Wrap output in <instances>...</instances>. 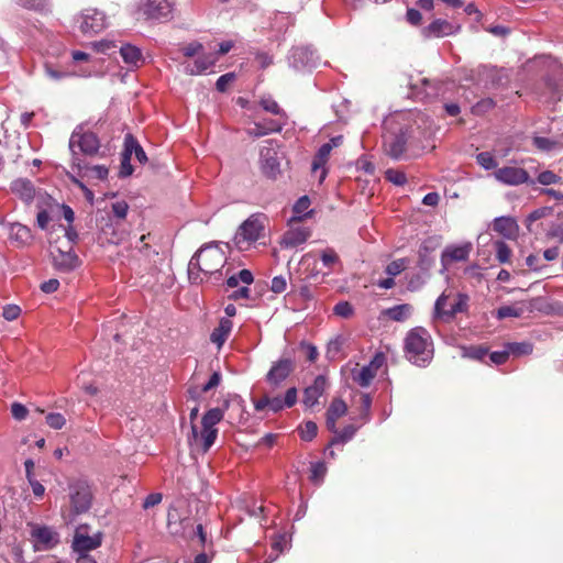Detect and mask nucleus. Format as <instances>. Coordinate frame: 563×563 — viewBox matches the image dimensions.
Segmentation results:
<instances>
[{
	"label": "nucleus",
	"instance_id": "obj_39",
	"mask_svg": "<svg viewBox=\"0 0 563 563\" xmlns=\"http://www.w3.org/2000/svg\"><path fill=\"white\" fill-rule=\"evenodd\" d=\"M507 349L510 354L516 356L529 355L533 351V346L529 342H516L507 344Z\"/></svg>",
	"mask_w": 563,
	"mask_h": 563
},
{
	"label": "nucleus",
	"instance_id": "obj_58",
	"mask_svg": "<svg viewBox=\"0 0 563 563\" xmlns=\"http://www.w3.org/2000/svg\"><path fill=\"white\" fill-rule=\"evenodd\" d=\"M547 236L549 239L555 240L559 243L563 242V225L553 224L547 232Z\"/></svg>",
	"mask_w": 563,
	"mask_h": 563
},
{
	"label": "nucleus",
	"instance_id": "obj_62",
	"mask_svg": "<svg viewBox=\"0 0 563 563\" xmlns=\"http://www.w3.org/2000/svg\"><path fill=\"white\" fill-rule=\"evenodd\" d=\"M533 144L539 150H542V151H551L555 146V143L553 141H551L550 139H547V137H542V136L534 137Z\"/></svg>",
	"mask_w": 563,
	"mask_h": 563
},
{
	"label": "nucleus",
	"instance_id": "obj_55",
	"mask_svg": "<svg viewBox=\"0 0 563 563\" xmlns=\"http://www.w3.org/2000/svg\"><path fill=\"white\" fill-rule=\"evenodd\" d=\"M48 0H19V4L27 10L40 11L47 5Z\"/></svg>",
	"mask_w": 563,
	"mask_h": 563
},
{
	"label": "nucleus",
	"instance_id": "obj_15",
	"mask_svg": "<svg viewBox=\"0 0 563 563\" xmlns=\"http://www.w3.org/2000/svg\"><path fill=\"white\" fill-rule=\"evenodd\" d=\"M260 163L262 173L272 179H275L280 173V163L277 156V150L272 142L263 146L260 153Z\"/></svg>",
	"mask_w": 563,
	"mask_h": 563
},
{
	"label": "nucleus",
	"instance_id": "obj_27",
	"mask_svg": "<svg viewBox=\"0 0 563 563\" xmlns=\"http://www.w3.org/2000/svg\"><path fill=\"white\" fill-rule=\"evenodd\" d=\"M413 311L409 303H401L383 310L382 314L393 321L404 322L408 320Z\"/></svg>",
	"mask_w": 563,
	"mask_h": 563
},
{
	"label": "nucleus",
	"instance_id": "obj_37",
	"mask_svg": "<svg viewBox=\"0 0 563 563\" xmlns=\"http://www.w3.org/2000/svg\"><path fill=\"white\" fill-rule=\"evenodd\" d=\"M552 208L542 207L532 211L526 219V227L529 232H534L533 223L542 218L550 216Z\"/></svg>",
	"mask_w": 563,
	"mask_h": 563
},
{
	"label": "nucleus",
	"instance_id": "obj_42",
	"mask_svg": "<svg viewBox=\"0 0 563 563\" xmlns=\"http://www.w3.org/2000/svg\"><path fill=\"white\" fill-rule=\"evenodd\" d=\"M372 398L368 394L361 395L360 419L366 423L371 419Z\"/></svg>",
	"mask_w": 563,
	"mask_h": 563
},
{
	"label": "nucleus",
	"instance_id": "obj_6",
	"mask_svg": "<svg viewBox=\"0 0 563 563\" xmlns=\"http://www.w3.org/2000/svg\"><path fill=\"white\" fill-rule=\"evenodd\" d=\"M266 218L263 214L255 213L249 217L236 231L233 242L240 250H245V245L256 242L264 232Z\"/></svg>",
	"mask_w": 563,
	"mask_h": 563
},
{
	"label": "nucleus",
	"instance_id": "obj_61",
	"mask_svg": "<svg viewBox=\"0 0 563 563\" xmlns=\"http://www.w3.org/2000/svg\"><path fill=\"white\" fill-rule=\"evenodd\" d=\"M327 467L323 463H316L311 467V479L314 482H319L325 475Z\"/></svg>",
	"mask_w": 563,
	"mask_h": 563
},
{
	"label": "nucleus",
	"instance_id": "obj_21",
	"mask_svg": "<svg viewBox=\"0 0 563 563\" xmlns=\"http://www.w3.org/2000/svg\"><path fill=\"white\" fill-rule=\"evenodd\" d=\"M294 371V361L291 358H280L274 363L267 373V382L271 385H279Z\"/></svg>",
	"mask_w": 563,
	"mask_h": 563
},
{
	"label": "nucleus",
	"instance_id": "obj_8",
	"mask_svg": "<svg viewBox=\"0 0 563 563\" xmlns=\"http://www.w3.org/2000/svg\"><path fill=\"white\" fill-rule=\"evenodd\" d=\"M102 539L103 536L100 531L89 534L88 527L80 526L75 531L71 547L77 556H90L88 553L98 549Z\"/></svg>",
	"mask_w": 563,
	"mask_h": 563
},
{
	"label": "nucleus",
	"instance_id": "obj_52",
	"mask_svg": "<svg viewBox=\"0 0 563 563\" xmlns=\"http://www.w3.org/2000/svg\"><path fill=\"white\" fill-rule=\"evenodd\" d=\"M111 210L115 218L122 220L125 219L128 214L129 205L124 200H118L111 205Z\"/></svg>",
	"mask_w": 563,
	"mask_h": 563
},
{
	"label": "nucleus",
	"instance_id": "obj_48",
	"mask_svg": "<svg viewBox=\"0 0 563 563\" xmlns=\"http://www.w3.org/2000/svg\"><path fill=\"white\" fill-rule=\"evenodd\" d=\"M537 181L543 186H550L559 184L561 181V177L552 170H543L538 175Z\"/></svg>",
	"mask_w": 563,
	"mask_h": 563
},
{
	"label": "nucleus",
	"instance_id": "obj_7",
	"mask_svg": "<svg viewBox=\"0 0 563 563\" xmlns=\"http://www.w3.org/2000/svg\"><path fill=\"white\" fill-rule=\"evenodd\" d=\"M133 7L136 13L153 20H167L173 12L169 0H135Z\"/></svg>",
	"mask_w": 563,
	"mask_h": 563
},
{
	"label": "nucleus",
	"instance_id": "obj_14",
	"mask_svg": "<svg viewBox=\"0 0 563 563\" xmlns=\"http://www.w3.org/2000/svg\"><path fill=\"white\" fill-rule=\"evenodd\" d=\"M494 178L507 186H519L522 184H533L530 180L529 174L526 169L517 166H503L493 173Z\"/></svg>",
	"mask_w": 563,
	"mask_h": 563
},
{
	"label": "nucleus",
	"instance_id": "obj_20",
	"mask_svg": "<svg viewBox=\"0 0 563 563\" xmlns=\"http://www.w3.org/2000/svg\"><path fill=\"white\" fill-rule=\"evenodd\" d=\"M288 59L289 64L296 69L312 68L317 65L314 52L309 47H297L291 49Z\"/></svg>",
	"mask_w": 563,
	"mask_h": 563
},
{
	"label": "nucleus",
	"instance_id": "obj_32",
	"mask_svg": "<svg viewBox=\"0 0 563 563\" xmlns=\"http://www.w3.org/2000/svg\"><path fill=\"white\" fill-rule=\"evenodd\" d=\"M285 121H271V125H263L262 123H254L253 128L247 129V134L254 137H260L274 132H280Z\"/></svg>",
	"mask_w": 563,
	"mask_h": 563
},
{
	"label": "nucleus",
	"instance_id": "obj_5",
	"mask_svg": "<svg viewBox=\"0 0 563 563\" xmlns=\"http://www.w3.org/2000/svg\"><path fill=\"white\" fill-rule=\"evenodd\" d=\"M100 142L95 133L84 130L82 126L75 129L69 139L73 167L81 169L82 159L78 156L79 152L91 156L98 152Z\"/></svg>",
	"mask_w": 563,
	"mask_h": 563
},
{
	"label": "nucleus",
	"instance_id": "obj_56",
	"mask_svg": "<svg viewBox=\"0 0 563 563\" xmlns=\"http://www.w3.org/2000/svg\"><path fill=\"white\" fill-rule=\"evenodd\" d=\"M128 146H134V154H135V157L136 159L140 162V163H144L146 162V154L144 152V150L140 146V144L136 142V140L128 134Z\"/></svg>",
	"mask_w": 563,
	"mask_h": 563
},
{
	"label": "nucleus",
	"instance_id": "obj_12",
	"mask_svg": "<svg viewBox=\"0 0 563 563\" xmlns=\"http://www.w3.org/2000/svg\"><path fill=\"white\" fill-rule=\"evenodd\" d=\"M342 140H343V137L341 135L332 137L330 140V142L321 145L318 153L316 154V156L312 161L311 170H312V174L316 177H318V181L320 184L327 177L325 164L328 162L329 155L334 147H338L339 145H341Z\"/></svg>",
	"mask_w": 563,
	"mask_h": 563
},
{
	"label": "nucleus",
	"instance_id": "obj_1",
	"mask_svg": "<svg viewBox=\"0 0 563 563\" xmlns=\"http://www.w3.org/2000/svg\"><path fill=\"white\" fill-rule=\"evenodd\" d=\"M227 257L219 243H210L200 247L191 257L188 265V276L192 283L199 284L203 276L219 272L225 264Z\"/></svg>",
	"mask_w": 563,
	"mask_h": 563
},
{
	"label": "nucleus",
	"instance_id": "obj_33",
	"mask_svg": "<svg viewBox=\"0 0 563 563\" xmlns=\"http://www.w3.org/2000/svg\"><path fill=\"white\" fill-rule=\"evenodd\" d=\"M10 238L20 245H26L33 240L31 230L21 223L11 224Z\"/></svg>",
	"mask_w": 563,
	"mask_h": 563
},
{
	"label": "nucleus",
	"instance_id": "obj_53",
	"mask_svg": "<svg viewBox=\"0 0 563 563\" xmlns=\"http://www.w3.org/2000/svg\"><path fill=\"white\" fill-rule=\"evenodd\" d=\"M333 311L339 317L349 318L353 314V307L347 301H340L334 306Z\"/></svg>",
	"mask_w": 563,
	"mask_h": 563
},
{
	"label": "nucleus",
	"instance_id": "obj_3",
	"mask_svg": "<svg viewBox=\"0 0 563 563\" xmlns=\"http://www.w3.org/2000/svg\"><path fill=\"white\" fill-rule=\"evenodd\" d=\"M433 352L431 335L424 328L417 327L407 333L405 354L410 363L419 367H426L433 358Z\"/></svg>",
	"mask_w": 563,
	"mask_h": 563
},
{
	"label": "nucleus",
	"instance_id": "obj_38",
	"mask_svg": "<svg viewBox=\"0 0 563 563\" xmlns=\"http://www.w3.org/2000/svg\"><path fill=\"white\" fill-rule=\"evenodd\" d=\"M43 68L45 76L53 81H59L71 76V73L59 70L48 62L44 63Z\"/></svg>",
	"mask_w": 563,
	"mask_h": 563
},
{
	"label": "nucleus",
	"instance_id": "obj_54",
	"mask_svg": "<svg viewBox=\"0 0 563 563\" xmlns=\"http://www.w3.org/2000/svg\"><path fill=\"white\" fill-rule=\"evenodd\" d=\"M422 82V89L416 92L417 98H427V97H433L437 95L434 85L429 81L428 79L423 78L421 79Z\"/></svg>",
	"mask_w": 563,
	"mask_h": 563
},
{
	"label": "nucleus",
	"instance_id": "obj_24",
	"mask_svg": "<svg viewBox=\"0 0 563 563\" xmlns=\"http://www.w3.org/2000/svg\"><path fill=\"white\" fill-rule=\"evenodd\" d=\"M233 329V322L229 318H221L218 327L210 334V341L220 350L229 339Z\"/></svg>",
	"mask_w": 563,
	"mask_h": 563
},
{
	"label": "nucleus",
	"instance_id": "obj_35",
	"mask_svg": "<svg viewBox=\"0 0 563 563\" xmlns=\"http://www.w3.org/2000/svg\"><path fill=\"white\" fill-rule=\"evenodd\" d=\"M260 104L265 111L278 115V120L286 122V113L271 96H262Z\"/></svg>",
	"mask_w": 563,
	"mask_h": 563
},
{
	"label": "nucleus",
	"instance_id": "obj_23",
	"mask_svg": "<svg viewBox=\"0 0 563 563\" xmlns=\"http://www.w3.org/2000/svg\"><path fill=\"white\" fill-rule=\"evenodd\" d=\"M328 382L323 375L314 378L312 385L308 386L303 391V404L306 407H312L324 393Z\"/></svg>",
	"mask_w": 563,
	"mask_h": 563
},
{
	"label": "nucleus",
	"instance_id": "obj_25",
	"mask_svg": "<svg viewBox=\"0 0 563 563\" xmlns=\"http://www.w3.org/2000/svg\"><path fill=\"white\" fill-rule=\"evenodd\" d=\"M347 412L346 404L339 398L333 399L327 411V427L331 432H336V421Z\"/></svg>",
	"mask_w": 563,
	"mask_h": 563
},
{
	"label": "nucleus",
	"instance_id": "obj_47",
	"mask_svg": "<svg viewBox=\"0 0 563 563\" xmlns=\"http://www.w3.org/2000/svg\"><path fill=\"white\" fill-rule=\"evenodd\" d=\"M300 437L305 441H311L318 432V427L313 421H307L299 429Z\"/></svg>",
	"mask_w": 563,
	"mask_h": 563
},
{
	"label": "nucleus",
	"instance_id": "obj_36",
	"mask_svg": "<svg viewBox=\"0 0 563 563\" xmlns=\"http://www.w3.org/2000/svg\"><path fill=\"white\" fill-rule=\"evenodd\" d=\"M358 427H355L354 424H349L343 428V430L339 431L336 429V432L334 433V438L331 440V445H335L338 443H345L350 441L354 434L356 433Z\"/></svg>",
	"mask_w": 563,
	"mask_h": 563
},
{
	"label": "nucleus",
	"instance_id": "obj_31",
	"mask_svg": "<svg viewBox=\"0 0 563 563\" xmlns=\"http://www.w3.org/2000/svg\"><path fill=\"white\" fill-rule=\"evenodd\" d=\"M286 406L284 404V399L280 396L276 397H263L254 400V408L257 411H262L264 409H269L273 412H278L284 409Z\"/></svg>",
	"mask_w": 563,
	"mask_h": 563
},
{
	"label": "nucleus",
	"instance_id": "obj_64",
	"mask_svg": "<svg viewBox=\"0 0 563 563\" xmlns=\"http://www.w3.org/2000/svg\"><path fill=\"white\" fill-rule=\"evenodd\" d=\"M234 79V74H225V75H222L218 78L217 80V89L219 91H225L227 87L233 81Z\"/></svg>",
	"mask_w": 563,
	"mask_h": 563
},
{
	"label": "nucleus",
	"instance_id": "obj_46",
	"mask_svg": "<svg viewBox=\"0 0 563 563\" xmlns=\"http://www.w3.org/2000/svg\"><path fill=\"white\" fill-rule=\"evenodd\" d=\"M409 264V261L407 258H399V260H396L394 262H391L390 264L387 265L386 267V273L389 275V276H397L399 275L402 271L406 269V267L408 266Z\"/></svg>",
	"mask_w": 563,
	"mask_h": 563
},
{
	"label": "nucleus",
	"instance_id": "obj_45",
	"mask_svg": "<svg viewBox=\"0 0 563 563\" xmlns=\"http://www.w3.org/2000/svg\"><path fill=\"white\" fill-rule=\"evenodd\" d=\"M476 162L486 170L495 169L497 167V162L493 154L489 152H482L477 154Z\"/></svg>",
	"mask_w": 563,
	"mask_h": 563
},
{
	"label": "nucleus",
	"instance_id": "obj_28",
	"mask_svg": "<svg viewBox=\"0 0 563 563\" xmlns=\"http://www.w3.org/2000/svg\"><path fill=\"white\" fill-rule=\"evenodd\" d=\"M120 54L125 64L131 67H139L143 64V56L140 48L131 44L120 46Z\"/></svg>",
	"mask_w": 563,
	"mask_h": 563
},
{
	"label": "nucleus",
	"instance_id": "obj_51",
	"mask_svg": "<svg viewBox=\"0 0 563 563\" xmlns=\"http://www.w3.org/2000/svg\"><path fill=\"white\" fill-rule=\"evenodd\" d=\"M385 176H386V179L389 180L390 183L397 185V186H401L406 183V175L404 172L399 170V169H387L385 172Z\"/></svg>",
	"mask_w": 563,
	"mask_h": 563
},
{
	"label": "nucleus",
	"instance_id": "obj_9",
	"mask_svg": "<svg viewBox=\"0 0 563 563\" xmlns=\"http://www.w3.org/2000/svg\"><path fill=\"white\" fill-rule=\"evenodd\" d=\"M467 297L459 295L454 297L452 301L450 296L442 294L435 301L434 305V318L435 319H450L456 313L462 312L466 309Z\"/></svg>",
	"mask_w": 563,
	"mask_h": 563
},
{
	"label": "nucleus",
	"instance_id": "obj_29",
	"mask_svg": "<svg viewBox=\"0 0 563 563\" xmlns=\"http://www.w3.org/2000/svg\"><path fill=\"white\" fill-rule=\"evenodd\" d=\"M217 62V57L213 54L199 56L194 65H185V73L188 75H199L210 68Z\"/></svg>",
	"mask_w": 563,
	"mask_h": 563
},
{
	"label": "nucleus",
	"instance_id": "obj_60",
	"mask_svg": "<svg viewBox=\"0 0 563 563\" xmlns=\"http://www.w3.org/2000/svg\"><path fill=\"white\" fill-rule=\"evenodd\" d=\"M287 282L283 276H276L272 279L271 289L273 292L280 294L286 290Z\"/></svg>",
	"mask_w": 563,
	"mask_h": 563
},
{
	"label": "nucleus",
	"instance_id": "obj_13",
	"mask_svg": "<svg viewBox=\"0 0 563 563\" xmlns=\"http://www.w3.org/2000/svg\"><path fill=\"white\" fill-rule=\"evenodd\" d=\"M69 497L75 515L86 512L91 506V490L84 482H77L69 486Z\"/></svg>",
	"mask_w": 563,
	"mask_h": 563
},
{
	"label": "nucleus",
	"instance_id": "obj_18",
	"mask_svg": "<svg viewBox=\"0 0 563 563\" xmlns=\"http://www.w3.org/2000/svg\"><path fill=\"white\" fill-rule=\"evenodd\" d=\"M385 356L382 353L376 354L369 364L363 366L358 371L353 372V379L362 387H367L373 378L376 376L377 371L383 366Z\"/></svg>",
	"mask_w": 563,
	"mask_h": 563
},
{
	"label": "nucleus",
	"instance_id": "obj_41",
	"mask_svg": "<svg viewBox=\"0 0 563 563\" xmlns=\"http://www.w3.org/2000/svg\"><path fill=\"white\" fill-rule=\"evenodd\" d=\"M321 262L324 267H327L329 271L333 268L335 264L339 263V255L333 249H325L320 254ZM330 272H328L325 275H328Z\"/></svg>",
	"mask_w": 563,
	"mask_h": 563
},
{
	"label": "nucleus",
	"instance_id": "obj_43",
	"mask_svg": "<svg viewBox=\"0 0 563 563\" xmlns=\"http://www.w3.org/2000/svg\"><path fill=\"white\" fill-rule=\"evenodd\" d=\"M494 247L496 251V257L499 263H508L511 257L510 247L503 241H496L494 243Z\"/></svg>",
	"mask_w": 563,
	"mask_h": 563
},
{
	"label": "nucleus",
	"instance_id": "obj_17",
	"mask_svg": "<svg viewBox=\"0 0 563 563\" xmlns=\"http://www.w3.org/2000/svg\"><path fill=\"white\" fill-rule=\"evenodd\" d=\"M460 25L444 19H435L429 25L422 29V35L426 38L444 37L456 34Z\"/></svg>",
	"mask_w": 563,
	"mask_h": 563
},
{
	"label": "nucleus",
	"instance_id": "obj_59",
	"mask_svg": "<svg viewBox=\"0 0 563 563\" xmlns=\"http://www.w3.org/2000/svg\"><path fill=\"white\" fill-rule=\"evenodd\" d=\"M21 313L20 307L15 305H8L3 308L2 316L8 321L15 320Z\"/></svg>",
	"mask_w": 563,
	"mask_h": 563
},
{
	"label": "nucleus",
	"instance_id": "obj_63",
	"mask_svg": "<svg viewBox=\"0 0 563 563\" xmlns=\"http://www.w3.org/2000/svg\"><path fill=\"white\" fill-rule=\"evenodd\" d=\"M11 413L16 420H23L27 416V409L22 404L14 402L11 406Z\"/></svg>",
	"mask_w": 563,
	"mask_h": 563
},
{
	"label": "nucleus",
	"instance_id": "obj_57",
	"mask_svg": "<svg viewBox=\"0 0 563 563\" xmlns=\"http://www.w3.org/2000/svg\"><path fill=\"white\" fill-rule=\"evenodd\" d=\"M91 45L95 51L100 53H108L111 48L117 47L115 42L110 40H101L98 42H93Z\"/></svg>",
	"mask_w": 563,
	"mask_h": 563
},
{
	"label": "nucleus",
	"instance_id": "obj_16",
	"mask_svg": "<svg viewBox=\"0 0 563 563\" xmlns=\"http://www.w3.org/2000/svg\"><path fill=\"white\" fill-rule=\"evenodd\" d=\"M31 537L34 540L35 549L38 551L49 550L59 542L58 533L45 526L32 527Z\"/></svg>",
	"mask_w": 563,
	"mask_h": 563
},
{
	"label": "nucleus",
	"instance_id": "obj_10",
	"mask_svg": "<svg viewBox=\"0 0 563 563\" xmlns=\"http://www.w3.org/2000/svg\"><path fill=\"white\" fill-rule=\"evenodd\" d=\"M78 27L85 35H95L103 31L108 23L103 12L86 9L77 19Z\"/></svg>",
	"mask_w": 563,
	"mask_h": 563
},
{
	"label": "nucleus",
	"instance_id": "obj_30",
	"mask_svg": "<svg viewBox=\"0 0 563 563\" xmlns=\"http://www.w3.org/2000/svg\"><path fill=\"white\" fill-rule=\"evenodd\" d=\"M517 229V223L512 218L500 217L494 221V230L507 239L514 238Z\"/></svg>",
	"mask_w": 563,
	"mask_h": 563
},
{
	"label": "nucleus",
	"instance_id": "obj_22",
	"mask_svg": "<svg viewBox=\"0 0 563 563\" xmlns=\"http://www.w3.org/2000/svg\"><path fill=\"white\" fill-rule=\"evenodd\" d=\"M472 250V244L466 242L461 245H449L444 249L441 262L443 266H448L452 262L466 261Z\"/></svg>",
	"mask_w": 563,
	"mask_h": 563
},
{
	"label": "nucleus",
	"instance_id": "obj_49",
	"mask_svg": "<svg viewBox=\"0 0 563 563\" xmlns=\"http://www.w3.org/2000/svg\"><path fill=\"white\" fill-rule=\"evenodd\" d=\"M522 314V309L515 307V306H504L500 307L497 310V318L498 319H505V318H518Z\"/></svg>",
	"mask_w": 563,
	"mask_h": 563
},
{
	"label": "nucleus",
	"instance_id": "obj_50",
	"mask_svg": "<svg viewBox=\"0 0 563 563\" xmlns=\"http://www.w3.org/2000/svg\"><path fill=\"white\" fill-rule=\"evenodd\" d=\"M46 423L52 429L59 430L65 426L66 419L62 413L51 412L46 416Z\"/></svg>",
	"mask_w": 563,
	"mask_h": 563
},
{
	"label": "nucleus",
	"instance_id": "obj_34",
	"mask_svg": "<svg viewBox=\"0 0 563 563\" xmlns=\"http://www.w3.org/2000/svg\"><path fill=\"white\" fill-rule=\"evenodd\" d=\"M108 168L103 165L88 166L81 162V169H78V174L81 177L96 178L103 180L108 176Z\"/></svg>",
	"mask_w": 563,
	"mask_h": 563
},
{
	"label": "nucleus",
	"instance_id": "obj_2",
	"mask_svg": "<svg viewBox=\"0 0 563 563\" xmlns=\"http://www.w3.org/2000/svg\"><path fill=\"white\" fill-rule=\"evenodd\" d=\"M223 411L220 408L208 410L201 420V430L192 424L191 431L187 437L188 444L192 452L206 453L213 445L218 429L216 426L222 420Z\"/></svg>",
	"mask_w": 563,
	"mask_h": 563
},
{
	"label": "nucleus",
	"instance_id": "obj_19",
	"mask_svg": "<svg viewBox=\"0 0 563 563\" xmlns=\"http://www.w3.org/2000/svg\"><path fill=\"white\" fill-rule=\"evenodd\" d=\"M52 258L54 267L62 272H70L79 266L78 256L69 250H62L60 247L53 249Z\"/></svg>",
	"mask_w": 563,
	"mask_h": 563
},
{
	"label": "nucleus",
	"instance_id": "obj_4",
	"mask_svg": "<svg viewBox=\"0 0 563 563\" xmlns=\"http://www.w3.org/2000/svg\"><path fill=\"white\" fill-rule=\"evenodd\" d=\"M402 114L393 115L387 118L384 122V147L386 153L393 158H400L405 152L408 129L400 125L399 119Z\"/></svg>",
	"mask_w": 563,
	"mask_h": 563
},
{
	"label": "nucleus",
	"instance_id": "obj_11",
	"mask_svg": "<svg viewBox=\"0 0 563 563\" xmlns=\"http://www.w3.org/2000/svg\"><path fill=\"white\" fill-rule=\"evenodd\" d=\"M299 222V217H292L289 219L288 229L280 240V245L283 247H296L300 244H303L310 238V230L307 227L300 225Z\"/></svg>",
	"mask_w": 563,
	"mask_h": 563
},
{
	"label": "nucleus",
	"instance_id": "obj_44",
	"mask_svg": "<svg viewBox=\"0 0 563 563\" xmlns=\"http://www.w3.org/2000/svg\"><path fill=\"white\" fill-rule=\"evenodd\" d=\"M309 206H310V200L307 196L299 198L292 208L294 213H295L294 217H299L300 221L303 218L308 217L310 214V212L308 211Z\"/></svg>",
	"mask_w": 563,
	"mask_h": 563
},
{
	"label": "nucleus",
	"instance_id": "obj_40",
	"mask_svg": "<svg viewBox=\"0 0 563 563\" xmlns=\"http://www.w3.org/2000/svg\"><path fill=\"white\" fill-rule=\"evenodd\" d=\"M461 355L473 360H482L487 354L484 346H461Z\"/></svg>",
	"mask_w": 563,
	"mask_h": 563
},
{
	"label": "nucleus",
	"instance_id": "obj_26",
	"mask_svg": "<svg viewBox=\"0 0 563 563\" xmlns=\"http://www.w3.org/2000/svg\"><path fill=\"white\" fill-rule=\"evenodd\" d=\"M11 190L24 202L30 203L35 197V188L29 179L19 178L11 184Z\"/></svg>",
	"mask_w": 563,
	"mask_h": 563
}]
</instances>
